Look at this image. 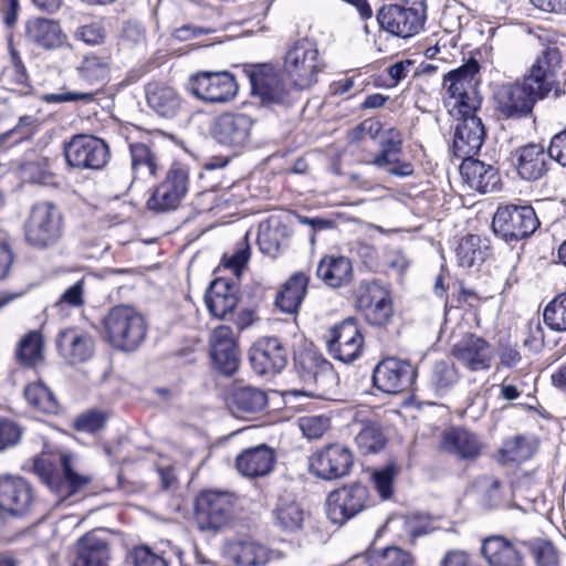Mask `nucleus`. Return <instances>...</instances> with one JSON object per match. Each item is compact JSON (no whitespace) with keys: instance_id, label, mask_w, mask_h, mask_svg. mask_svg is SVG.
Listing matches in <instances>:
<instances>
[{"instance_id":"obj_1","label":"nucleus","mask_w":566,"mask_h":566,"mask_svg":"<svg viewBox=\"0 0 566 566\" xmlns=\"http://www.w3.org/2000/svg\"><path fill=\"white\" fill-rule=\"evenodd\" d=\"M549 93L548 81L538 67H532L522 82L504 84L494 95L496 111L504 118L518 119L532 114L537 101Z\"/></svg>"},{"instance_id":"obj_2","label":"nucleus","mask_w":566,"mask_h":566,"mask_svg":"<svg viewBox=\"0 0 566 566\" xmlns=\"http://www.w3.org/2000/svg\"><path fill=\"white\" fill-rule=\"evenodd\" d=\"M102 324L107 342L119 352L133 353L146 339V319L132 306H113L103 317Z\"/></svg>"},{"instance_id":"obj_3","label":"nucleus","mask_w":566,"mask_h":566,"mask_svg":"<svg viewBox=\"0 0 566 566\" xmlns=\"http://www.w3.org/2000/svg\"><path fill=\"white\" fill-rule=\"evenodd\" d=\"M480 71V64L475 59H469L458 69L451 70L443 75V88L446 96L444 105L450 107V115L469 114L480 108L474 91V77Z\"/></svg>"},{"instance_id":"obj_4","label":"nucleus","mask_w":566,"mask_h":566,"mask_svg":"<svg viewBox=\"0 0 566 566\" xmlns=\"http://www.w3.org/2000/svg\"><path fill=\"white\" fill-rule=\"evenodd\" d=\"M283 69L296 88L311 87L324 69L316 42L308 38L296 40L284 55Z\"/></svg>"},{"instance_id":"obj_5","label":"nucleus","mask_w":566,"mask_h":566,"mask_svg":"<svg viewBox=\"0 0 566 566\" xmlns=\"http://www.w3.org/2000/svg\"><path fill=\"white\" fill-rule=\"evenodd\" d=\"M61 470L45 458L35 459L33 469L42 482L57 497V503L78 493L91 482V478L81 475L72 467V457L62 454L60 457Z\"/></svg>"},{"instance_id":"obj_6","label":"nucleus","mask_w":566,"mask_h":566,"mask_svg":"<svg viewBox=\"0 0 566 566\" xmlns=\"http://www.w3.org/2000/svg\"><path fill=\"white\" fill-rule=\"evenodd\" d=\"M62 213L50 201L35 203L25 226L28 243L38 249L55 245L62 237Z\"/></svg>"},{"instance_id":"obj_7","label":"nucleus","mask_w":566,"mask_h":566,"mask_svg":"<svg viewBox=\"0 0 566 566\" xmlns=\"http://www.w3.org/2000/svg\"><path fill=\"white\" fill-rule=\"evenodd\" d=\"M539 224L536 212L530 205L499 206L492 220L494 233L506 242L528 238Z\"/></svg>"},{"instance_id":"obj_8","label":"nucleus","mask_w":566,"mask_h":566,"mask_svg":"<svg viewBox=\"0 0 566 566\" xmlns=\"http://www.w3.org/2000/svg\"><path fill=\"white\" fill-rule=\"evenodd\" d=\"M355 305L365 321L376 327L387 326L394 315L390 292L377 281H361L355 291Z\"/></svg>"},{"instance_id":"obj_9","label":"nucleus","mask_w":566,"mask_h":566,"mask_svg":"<svg viewBox=\"0 0 566 566\" xmlns=\"http://www.w3.org/2000/svg\"><path fill=\"white\" fill-rule=\"evenodd\" d=\"M186 88L206 103L223 104L235 97L239 86L230 72L200 71L189 76Z\"/></svg>"},{"instance_id":"obj_10","label":"nucleus","mask_w":566,"mask_h":566,"mask_svg":"<svg viewBox=\"0 0 566 566\" xmlns=\"http://www.w3.org/2000/svg\"><path fill=\"white\" fill-rule=\"evenodd\" d=\"M234 501L228 492L203 491L195 501V520L201 531H219L233 516Z\"/></svg>"},{"instance_id":"obj_11","label":"nucleus","mask_w":566,"mask_h":566,"mask_svg":"<svg viewBox=\"0 0 566 566\" xmlns=\"http://www.w3.org/2000/svg\"><path fill=\"white\" fill-rule=\"evenodd\" d=\"M63 154L66 164L75 169L99 170L109 160L107 144L91 135H75L64 144Z\"/></svg>"},{"instance_id":"obj_12","label":"nucleus","mask_w":566,"mask_h":566,"mask_svg":"<svg viewBox=\"0 0 566 566\" xmlns=\"http://www.w3.org/2000/svg\"><path fill=\"white\" fill-rule=\"evenodd\" d=\"M294 366L301 381L314 387L307 395L325 398L327 388L335 382L336 376L332 364L314 350H303L294 357Z\"/></svg>"},{"instance_id":"obj_13","label":"nucleus","mask_w":566,"mask_h":566,"mask_svg":"<svg viewBox=\"0 0 566 566\" xmlns=\"http://www.w3.org/2000/svg\"><path fill=\"white\" fill-rule=\"evenodd\" d=\"M354 465V454L345 444L331 443L315 451L308 460L310 472L315 476L334 481L348 475Z\"/></svg>"},{"instance_id":"obj_14","label":"nucleus","mask_w":566,"mask_h":566,"mask_svg":"<svg viewBox=\"0 0 566 566\" xmlns=\"http://www.w3.org/2000/svg\"><path fill=\"white\" fill-rule=\"evenodd\" d=\"M369 492L361 483H352L332 491L326 499L328 520L343 525L367 507Z\"/></svg>"},{"instance_id":"obj_15","label":"nucleus","mask_w":566,"mask_h":566,"mask_svg":"<svg viewBox=\"0 0 566 566\" xmlns=\"http://www.w3.org/2000/svg\"><path fill=\"white\" fill-rule=\"evenodd\" d=\"M189 176L185 168L174 165L167 171L165 179L154 188L146 206L156 213L176 210L188 192Z\"/></svg>"},{"instance_id":"obj_16","label":"nucleus","mask_w":566,"mask_h":566,"mask_svg":"<svg viewBox=\"0 0 566 566\" xmlns=\"http://www.w3.org/2000/svg\"><path fill=\"white\" fill-rule=\"evenodd\" d=\"M417 377L416 368L396 357L381 359L373 369V386L381 392L397 395L410 388Z\"/></svg>"},{"instance_id":"obj_17","label":"nucleus","mask_w":566,"mask_h":566,"mask_svg":"<svg viewBox=\"0 0 566 566\" xmlns=\"http://www.w3.org/2000/svg\"><path fill=\"white\" fill-rule=\"evenodd\" d=\"M253 124V118L244 113H222L213 120L211 136L218 144L239 153L250 144Z\"/></svg>"},{"instance_id":"obj_18","label":"nucleus","mask_w":566,"mask_h":566,"mask_svg":"<svg viewBox=\"0 0 566 566\" xmlns=\"http://www.w3.org/2000/svg\"><path fill=\"white\" fill-rule=\"evenodd\" d=\"M424 8H407L400 4L384 6L377 14L382 30L399 38H410L417 34L424 23Z\"/></svg>"},{"instance_id":"obj_19","label":"nucleus","mask_w":566,"mask_h":566,"mask_svg":"<svg viewBox=\"0 0 566 566\" xmlns=\"http://www.w3.org/2000/svg\"><path fill=\"white\" fill-rule=\"evenodd\" d=\"M34 503L33 488L28 480L13 475L0 478V515L23 517Z\"/></svg>"},{"instance_id":"obj_20","label":"nucleus","mask_w":566,"mask_h":566,"mask_svg":"<svg viewBox=\"0 0 566 566\" xmlns=\"http://www.w3.org/2000/svg\"><path fill=\"white\" fill-rule=\"evenodd\" d=\"M329 354L343 363L356 360L363 350L364 337L354 317H347L331 331L326 340Z\"/></svg>"},{"instance_id":"obj_21","label":"nucleus","mask_w":566,"mask_h":566,"mask_svg":"<svg viewBox=\"0 0 566 566\" xmlns=\"http://www.w3.org/2000/svg\"><path fill=\"white\" fill-rule=\"evenodd\" d=\"M251 368L260 376L276 375L287 365L289 350L277 337H262L249 350Z\"/></svg>"},{"instance_id":"obj_22","label":"nucleus","mask_w":566,"mask_h":566,"mask_svg":"<svg viewBox=\"0 0 566 566\" xmlns=\"http://www.w3.org/2000/svg\"><path fill=\"white\" fill-rule=\"evenodd\" d=\"M402 136L399 130L395 128L386 130L379 139L380 151L374 157L371 165L398 178L412 176L415 172L413 165L400 158L402 155Z\"/></svg>"},{"instance_id":"obj_23","label":"nucleus","mask_w":566,"mask_h":566,"mask_svg":"<svg viewBox=\"0 0 566 566\" xmlns=\"http://www.w3.org/2000/svg\"><path fill=\"white\" fill-rule=\"evenodd\" d=\"M480 553L489 566H525L526 541L490 535L482 541Z\"/></svg>"},{"instance_id":"obj_24","label":"nucleus","mask_w":566,"mask_h":566,"mask_svg":"<svg viewBox=\"0 0 566 566\" xmlns=\"http://www.w3.org/2000/svg\"><path fill=\"white\" fill-rule=\"evenodd\" d=\"M475 113L454 116L459 123L454 129L452 149L454 156L462 160L474 157L484 143L485 128Z\"/></svg>"},{"instance_id":"obj_25","label":"nucleus","mask_w":566,"mask_h":566,"mask_svg":"<svg viewBox=\"0 0 566 566\" xmlns=\"http://www.w3.org/2000/svg\"><path fill=\"white\" fill-rule=\"evenodd\" d=\"M549 148L546 150L543 145L530 143L516 148L512 153V163L518 177L526 181L542 179L549 170Z\"/></svg>"},{"instance_id":"obj_26","label":"nucleus","mask_w":566,"mask_h":566,"mask_svg":"<svg viewBox=\"0 0 566 566\" xmlns=\"http://www.w3.org/2000/svg\"><path fill=\"white\" fill-rule=\"evenodd\" d=\"M210 356L214 369L232 376L239 368V349L231 327L220 325L210 337Z\"/></svg>"},{"instance_id":"obj_27","label":"nucleus","mask_w":566,"mask_h":566,"mask_svg":"<svg viewBox=\"0 0 566 566\" xmlns=\"http://www.w3.org/2000/svg\"><path fill=\"white\" fill-rule=\"evenodd\" d=\"M453 357L471 371L489 370L492 354L490 344L475 334L468 333L451 349Z\"/></svg>"},{"instance_id":"obj_28","label":"nucleus","mask_w":566,"mask_h":566,"mask_svg":"<svg viewBox=\"0 0 566 566\" xmlns=\"http://www.w3.org/2000/svg\"><path fill=\"white\" fill-rule=\"evenodd\" d=\"M480 437L462 427H451L441 434L440 449L460 460H474L482 451Z\"/></svg>"},{"instance_id":"obj_29","label":"nucleus","mask_w":566,"mask_h":566,"mask_svg":"<svg viewBox=\"0 0 566 566\" xmlns=\"http://www.w3.org/2000/svg\"><path fill=\"white\" fill-rule=\"evenodd\" d=\"M239 287L231 279H214L205 293L208 311L217 318H227L238 305Z\"/></svg>"},{"instance_id":"obj_30","label":"nucleus","mask_w":566,"mask_h":566,"mask_svg":"<svg viewBox=\"0 0 566 566\" xmlns=\"http://www.w3.org/2000/svg\"><path fill=\"white\" fill-rule=\"evenodd\" d=\"M56 347L70 364H80L93 356L94 339L80 328H65L56 336Z\"/></svg>"},{"instance_id":"obj_31","label":"nucleus","mask_w":566,"mask_h":566,"mask_svg":"<svg viewBox=\"0 0 566 566\" xmlns=\"http://www.w3.org/2000/svg\"><path fill=\"white\" fill-rule=\"evenodd\" d=\"M252 93L260 97L264 105L290 106L292 97L283 82L273 73H264L261 70L250 74Z\"/></svg>"},{"instance_id":"obj_32","label":"nucleus","mask_w":566,"mask_h":566,"mask_svg":"<svg viewBox=\"0 0 566 566\" xmlns=\"http://www.w3.org/2000/svg\"><path fill=\"white\" fill-rule=\"evenodd\" d=\"M275 460L273 449L266 444H259L243 450L235 459V468L248 478L264 476L272 471Z\"/></svg>"},{"instance_id":"obj_33","label":"nucleus","mask_w":566,"mask_h":566,"mask_svg":"<svg viewBox=\"0 0 566 566\" xmlns=\"http://www.w3.org/2000/svg\"><path fill=\"white\" fill-rule=\"evenodd\" d=\"M461 175L471 189L481 193L500 189L501 178L497 168L478 159H464L460 167Z\"/></svg>"},{"instance_id":"obj_34","label":"nucleus","mask_w":566,"mask_h":566,"mask_svg":"<svg viewBox=\"0 0 566 566\" xmlns=\"http://www.w3.org/2000/svg\"><path fill=\"white\" fill-rule=\"evenodd\" d=\"M130 168L134 179L155 177L160 168L159 148L154 140L129 144Z\"/></svg>"},{"instance_id":"obj_35","label":"nucleus","mask_w":566,"mask_h":566,"mask_svg":"<svg viewBox=\"0 0 566 566\" xmlns=\"http://www.w3.org/2000/svg\"><path fill=\"white\" fill-rule=\"evenodd\" d=\"M145 95L149 108L164 118L176 117L182 105V99L178 92L163 83H148L145 86Z\"/></svg>"},{"instance_id":"obj_36","label":"nucleus","mask_w":566,"mask_h":566,"mask_svg":"<svg viewBox=\"0 0 566 566\" xmlns=\"http://www.w3.org/2000/svg\"><path fill=\"white\" fill-rule=\"evenodd\" d=\"M109 559L108 542L95 532H88L76 543L73 566H106Z\"/></svg>"},{"instance_id":"obj_37","label":"nucleus","mask_w":566,"mask_h":566,"mask_svg":"<svg viewBox=\"0 0 566 566\" xmlns=\"http://www.w3.org/2000/svg\"><path fill=\"white\" fill-rule=\"evenodd\" d=\"M231 412L238 418L256 415L268 406L266 392L252 386H239L233 388L230 401Z\"/></svg>"},{"instance_id":"obj_38","label":"nucleus","mask_w":566,"mask_h":566,"mask_svg":"<svg viewBox=\"0 0 566 566\" xmlns=\"http://www.w3.org/2000/svg\"><path fill=\"white\" fill-rule=\"evenodd\" d=\"M25 38L29 42L45 50L62 45L63 32L60 24L45 18H33L25 23Z\"/></svg>"},{"instance_id":"obj_39","label":"nucleus","mask_w":566,"mask_h":566,"mask_svg":"<svg viewBox=\"0 0 566 566\" xmlns=\"http://www.w3.org/2000/svg\"><path fill=\"white\" fill-rule=\"evenodd\" d=\"M316 275L329 287L338 289L350 282L353 276L352 262L343 255H325L317 264Z\"/></svg>"},{"instance_id":"obj_40","label":"nucleus","mask_w":566,"mask_h":566,"mask_svg":"<svg viewBox=\"0 0 566 566\" xmlns=\"http://www.w3.org/2000/svg\"><path fill=\"white\" fill-rule=\"evenodd\" d=\"M310 277L303 272L292 274L276 294L275 305L287 314L295 313L307 293Z\"/></svg>"},{"instance_id":"obj_41","label":"nucleus","mask_w":566,"mask_h":566,"mask_svg":"<svg viewBox=\"0 0 566 566\" xmlns=\"http://www.w3.org/2000/svg\"><path fill=\"white\" fill-rule=\"evenodd\" d=\"M273 517L274 525L284 533H296L304 525V511L294 500L280 497L273 510Z\"/></svg>"},{"instance_id":"obj_42","label":"nucleus","mask_w":566,"mask_h":566,"mask_svg":"<svg viewBox=\"0 0 566 566\" xmlns=\"http://www.w3.org/2000/svg\"><path fill=\"white\" fill-rule=\"evenodd\" d=\"M489 254V247L483 244L481 237L475 234L463 237L455 248L458 264L465 269L482 263Z\"/></svg>"},{"instance_id":"obj_43","label":"nucleus","mask_w":566,"mask_h":566,"mask_svg":"<svg viewBox=\"0 0 566 566\" xmlns=\"http://www.w3.org/2000/svg\"><path fill=\"white\" fill-rule=\"evenodd\" d=\"M111 71V57L90 53L83 56L76 72L80 78L87 83L104 82L108 78Z\"/></svg>"},{"instance_id":"obj_44","label":"nucleus","mask_w":566,"mask_h":566,"mask_svg":"<svg viewBox=\"0 0 566 566\" xmlns=\"http://www.w3.org/2000/svg\"><path fill=\"white\" fill-rule=\"evenodd\" d=\"M28 403L40 412L57 415L60 405L52 390L43 382H31L24 388Z\"/></svg>"},{"instance_id":"obj_45","label":"nucleus","mask_w":566,"mask_h":566,"mask_svg":"<svg viewBox=\"0 0 566 566\" xmlns=\"http://www.w3.org/2000/svg\"><path fill=\"white\" fill-rule=\"evenodd\" d=\"M535 449L528 437L516 434L503 441L500 449L501 460L504 463H522L533 457Z\"/></svg>"},{"instance_id":"obj_46","label":"nucleus","mask_w":566,"mask_h":566,"mask_svg":"<svg viewBox=\"0 0 566 566\" xmlns=\"http://www.w3.org/2000/svg\"><path fill=\"white\" fill-rule=\"evenodd\" d=\"M287 238V228L282 224L271 227L269 223L261 224L258 233V244L263 254L275 258Z\"/></svg>"},{"instance_id":"obj_47","label":"nucleus","mask_w":566,"mask_h":566,"mask_svg":"<svg viewBox=\"0 0 566 566\" xmlns=\"http://www.w3.org/2000/svg\"><path fill=\"white\" fill-rule=\"evenodd\" d=\"M43 340L40 332H29L17 347V359L27 366L35 365L42 358Z\"/></svg>"},{"instance_id":"obj_48","label":"nucleus","mask_w":566,"mask_h":566,"mask_svg":"<svg viewBox=\"0 0 566 566\" xmlns=\"http://www.w3.org/2000/svg\"><path fill=\"white\" fill-rule=\"evenodd\" d=\"M412 562L408 552L397 546H388L374 551L367 559V566H412Z\"/></svg>"},{"instance_id":"obj_49","label":"nucleus","mask_w":566,"mask_h":566,"mask_svg":"<svg viewBox=\"0 0 566 566\" xmlns=\"http://www.w3.org/2000/svg\"><path fill=\"white\" fill-rule=\"evenodd\" d=\"M363 454L378 453L386 444V438L377 423L365 424L355 438Z\"/></svg>"},{"instance_id":"obj_50","label":"nucleus","mask_w":566,"mask_h":566,"mask_svg":"<svg viewBox=\"0 0 566 566\" xmlns=\"http://www.w3.org/2000/svg\"><path fill=\"white\" fill-rule=\"evenodd\" d=\"M526 552H531L537 566H559L557 549L551 541L544 538L526 541Z\"/></svg>"},{"instance_id":"obj_51","label":"nucleus","mask_w":566,"mask_h":566,"mask_svg":"<svg viewBox=\"0 0 566 566\" xmlns=\"http://www.w3.org/2000/svg\"><path fill=\"white\" fill-rule=\"evenodd\" d=\"M545 324L555 332H566V292L555 296L544 308Z\"/></svg>"},{"instance_id":"obj_52","label":"nucleus","mask_w":566,"mask_h":566,"mask_svg":"<svg viewBox=\"0 0 566 566\" xmlns=\"http://www.w3.org/2000/svg\"><path fill=\"white\" fill-rule=\"evenodd\" d=\"M478 483L481 488V506L486 510L499 507L502 504L501 481L494 476H483Z\"/></svg>"},{"instance_id":"obj_53","label":"nucleus","mask_w":566,"mask_h":566,"mask_svg":"<svg viewBox=\"0 0 566 566\" xmlns=\"http://www.w3.org/2000/svg\"><path fill=\"white\" fill-rule=\"evenodd\" d=\"M459 380V373L454 364L440 360L432 369L431 382L438 391L450 389Z\"/></svg>"},{"instance_id":"obj_54","label":"nucleus","mask_w":566,"mask_h":566,"mask_svg":"<svg viewBox=\"0 0 566 566\" xmlns=\"http://www.w3.org/2000/svg\"><path fill=\"white\" fill-rule=\"evenodd\" d=\"M562 62V53L557 46H547L532 67H538L548 81L549 91L555 77V70Z\"/></svg>"},{"instance_id":"obj_55","label":"nucleus","mask_w":566,"mask_h":566,"mask_svg":"<svg viewBox=\"0 0 566 566\" xmlns=\"http://www.w3.org/2000/svg\"><path fill=\"white\" fill-rule=\"evenodd\" d=\"M106 419L105 412L92 409L77 416L73 427L78 432L95 433L104 428Z\"/></svg>"},{"instance_id":"obj_56","label":"nucleus","mask_w":566,"mask_h":566,"mask_svg":"<svg viewBox=\"0 0 566 566\" xmlns=\"http://www.w3.org/2000/svg\"><path fill=\"white\" fill-rule=\"evenodd\" d=\"M107 32L102 21H94L78 27L74 33L75 39L87 45H101L105 42Z\"/></svg>"},{"instance_id":"obj_57","label":"nucleus","mask_w":566,"mask_h":566,"mask_svg":"<svg viewBox=\"0 0 566 566\" xmlns=\"http://www.w3.org/2000/svg\"><path fill=\"white\" fill-rule=\"evenodd\" d=\"M251 256V248L245 235L237 245V249L229 258H223V264L227 269L232 270L234 275L239 277L247 266Z\"/></svg>"},{"instance_id":"obj_58","label":"nucleus","mask_w":566,"mask_h":566,"mask_svg":"<svg viewBox=\"0 0 566 566\" xmlns=\"http://www.w3.org/2000/svg\"><path fill=\"white\" fill-rule=\"evenodd\" d=\"M239 566H261L266 562L265 547L255 543H244L235 558Z\"/></svg>"},{"instance_id":"obj_59","label":"nucleus","mask_w":566,"mask_h":566,"mask_svg":"<svg viewBox=\"0 0 566 566\" xmlns=\"http://www.w3.org/2000/svg\"><path fill=\"white\" fill-rule=\"evenodd\" d=\"M397 474V468L390 463L373 474L375 488L381 499L387 500L392 494V483Z\"/></svg>"},{"instance_id":"obj_60","label":"nucleus","mask_w":566,"mask_h":566,"mask_svg":"<svg viewBox=\"0 0 566 566\" xmlns=\"http://www.w3.org/2000/svg\"><path fill=\"white\" fill-rule=\"evenodd\" d=\"M129 558L134 566H168V562L147 545L135 546Z\"/></svg>"},{"instance_id":"obj_61","label":"nucleus","mask_w":566,"mask_h":566,"mask_svg":"<svg viewBox=\"0 0 566 566\" xmlns=\"http://www.w3.org/2000/svg\"><path fill=\"white\" fill-rule=\"evenodd\" d=\"M22 432V428L15 421L0 417V452L17 446Z\"/></svg>"},{"instance_id":"obj_62","label":"nucleus","mask_w":566,"mask_h":566,"mask_svg":"<svg viewBox=\"0 0 566 566\" xmlns=\"http://www.w3.org/2000/svg\"><path fill=\"white\" fill-rule=\"evenodd\" d=\"M329 427V419L323 416H307L300 419V428L308 439L321 438Z\"/></svg>"},{"instance_id":"obj_63","label":"nucleus","mask_w":566,"mask_h":566,"mask_svg":"<svg viewBox=\"0 0 566 566\" xmlns=\"http://www.w3.org/2000/svg\"><path fill=\"white\" fill-rule=\"evenodd\" d=\"M85 277H81L74 284L69 286L56 302L59 307H81L84 304Z\"/></svg>"},{"instance_id":"obj_64","label":"nucleus","mask_w":566,"mask_h":566,"mask_svg":"<svg viewBox=\"0 0 566 566\" xmlns=\"http://www.w3.org/2000/svg\"><path fill=\"white\" fill-rule=\"evenodd\" d=\"M95 99V94L90 92L63 91L60 93H50L43 96V101L48 104L61 103H82L88 104Z\"/></svg>"}]
</instances>
